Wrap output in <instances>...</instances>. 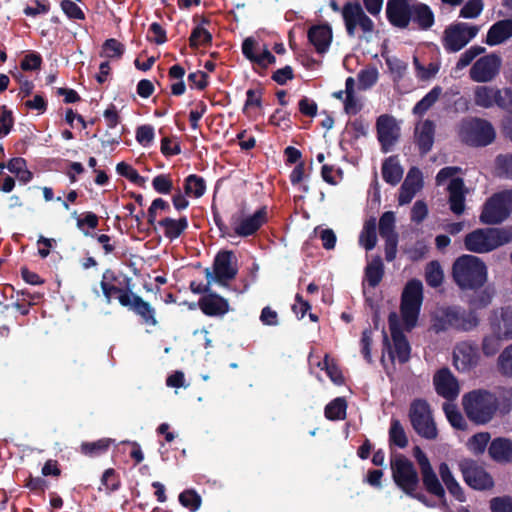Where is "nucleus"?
I'll return each instance as SVG.
<instances>
[{
	"mask_svg": "<svg viewBox=\"0 0 512 512\" xmlns=\"http://www.w3.org/2000/svg\"><path fill=\"white\" fill-rule=\"evenodd\" d=\"M453 278L461 289H477L487 280V267L480 258L463 255L453 264Z\"/></svg>",
	"mask_w": 512,
	"mask_h": 512,
	"instance_id": "obj_2",
	"label": "nucleus"
},
{
	"mask_svg": "<svg viewBox=\"0 0 512 512\" xmlns=\"http://www.w3.org/2000/svg\"><path fill=\"white\" fill-rule=\"evenodd\" d=\"M384 275V265L380 257L372 259L365 268V281L371 287H376Z\"/></svg>",
	"mask_w": 512,
	"mask_h": 512,
	"instance_id": "obj_36",
	"label": "nucleus"
},
{
	"mask_svg": "<svg viewBox=\"0 0 512 512\" xmlns=\"http://www.w3.org/2000/svg\"><path fill=\"white\" fill-rule=\"evenodd\" d=\"M389 440L392 444L399 448H405L408 444V439L403 426L397 419H392L389 429Z\"/></svg>",
	"mask_w": 512,
	"mask_h": 512,
	"instance_id": "obj_44",
	"label": "nucleus"
},
{
	"mask_svg": "<svg viewBox=\"0 0 512 512\" xmlns=\"http://www.w3.org/2000/svg\"><path fill=\"white\" fill-rule=\"evenodd\" d=\"M322 369H325L327 375L337 385H341L344 381L343 376L339 368L333 363L328 355L325 356L322 363L319 364Z\"/></svg>",
	"mask_w": 512,
	"mask_h": 512,
	"instance_id": "obj_55",
	"label": "nucleus"
},
{
	"mask_svg": "<svg viewBox=\"0 0 512 512\" xmlns=\"http://www.w3.org/2000/svg\"><path fill=\"white\" fill-rule=\"evenodd\" d=\"M413 64L416 77L420 81H428L434 78L439 71V65L437 63L431 62L428 66H424L416 56L413 57Z\"/></svg>",
	"mask_w": 512,
	"mask_h": 512,
	"instance_id": "obj_45",
	"label": "nucleus"
},
{
	"mask_svg": "<svg viewBox=\"0 0 512 512\" xmlns=\"http://www.w3.org/2000/svg\"><path fill=\"white\" fill-rule=\"evenodd\" d=\"M237 272L238 268L233 252L221 251L215 257L213 271L207 268L205 270V277L208 284L217 282L225 286L227 281L235 278Z\"/></svg>",
	"mask_w": 512,
	"mask_h": 512,
	"instance_id": "obj_11",
	"label": "nucleus"
},
{
	"mask_svg": "<svg viewBox=\"0 0 512 512\" xmlns=\"http://www.w3.org/2000/svg\"><path fill=\"white\" fill-rule=\"evenodd\" d=\"M486 49L480 45H474L465 50L460 56L454 67L455 72L462 71L464 68L473 63V61L481 54L485 53Z\"/></svg>",
	"mask_w": 512,
	"mask_h": 512,
	"instance_id": "obj_39",
	"label": "nucleus"
},
{
	"mask_svg": "<svg viewBox=\"0 0 512 512\" xmlns=\"http://www.w3.org/2000/svg\"><path fill=\"white\" fill-rule=\"evenodd\" d=\"M423 300V285L420 280H410L402 293L401 314L408 331L415 327Z\"/></svg>",
	"mask_w": 512,
	"mask_h": 512,
	"instance_id": "obj_5",
	"label": "nucleus"
},
{
	"mask_svg": "<svg viewBox=\"0 0 512 512\" xmlns=\"http://www.w3.org/2000/svg\"><path fill=\"white\" fill-rule=\"evenodd\" d=\"M503 90L493 86H476L474 89V103L482 108H491L494 105L498 107L504 105L501 98Z\"/></svg>",
	"mask_w": 512,
	"mask_h": 512,
	"instance_id": "obj_26",
	"label": "nucleus"
},
{
	"mask_svg": "<svg viewBox=\"0 0 512 512\" xmlns=\"http://www.w3.org/2000/svg\"><path fill=\"white\" fill-rule=\"evenodd\" d=\"M489 454L498 462L512 461V441L504 438L493 440L489 447Z\"/></svg>",
	"mask_w": 512,
	"mask_h": 512,
	"instance_id": "obj_31",
	"label": "nucleus"
},
{
	"mask_svg": "<svg viewBox=\"0 0 512 512\" xmlns=\"http://www.w3.org/2000/svg\"><path fill=\"white\" fill-rule=\"evenodd\" d=\"M436 392L447 400L458 397L460 388L457 379L448 368H442L436 372L433 378Z\"/></svg>",
	"mask_w": 512,
	"mask_h": 512,
	"instance_id": "obj_19",
	"label": "nucleus"
},
{
	"mask_svg": "<svg viewBox=\"0 0 512 512\" xmlns=\"http://www.w3.org/2000/svg\"><path fill=\"white\" fill-rule=\"evenodd\" d=\"M445 415L449 423L456 429L464 430L466 428V421L462 414L458 411L457 407L451 403H445L443 405Z\"/></svg>",
	"mask_w": 512,
	"mask_h": 512,
	"instance_id": "obj_47",
	"label": "nucleus"
},
{
	"mask_svg": "<svg viewBox=\"0 0 512 512\" xmlns=\"http://www.w3.org/2000/svg\"><path fill=\"white\" fill-rule=\"evenodd\" d=\"M61 9L70 19L82 20L85 17L80 7L71 0H63Z\"/></svg>",
	"mask_w": 512,
	"mask_h": 512,
	"instance_id": "obj_61",
	"label": "nucleus"
},
{
	"mask_svg": "<svg viewBox=\"0 0 512 512\" xmlns=\"http://www.w3.org/2000/svg\"><path fill=\"white\" fill-rule=\"evenodd\" d=\"M100 285L107 304L112 302V298L114 296H117L118 301L120 302L123 295H130L131 293L130 291L124 290L115 285L108 284L104 280L101 281Z\"/></svg>",
	"mask_w": 512,
	"mask_h": 512,
	"instance_id": "obj_58",
	"label": "nucleus"
},
{
	"mask_svg": "<svg viewBox=\"0 0 512 512\" xmlns=\"http://www.w3.org/2000/svg\"><path fill=\"white\" fill-rule=\"evenodd\" d=\"M498 367L505 376H512V344L507 346L498 357Z\"/></svg>",
	"mask_w": 512,
	"mask_h": 512,
	"instance_id": "obj_56",
	"label": "nucleus"
},
{
	"mask_svg": "<svg viewBox=\"0 0 512 512\" xmlns=\"http://www.w3.org/2000/svg\"><path fill=\"white\" fill-rule=\"evenodd\" d=\"M431 329L435 333L456 330L469 332L478 327L480 320L474 310H465L460 306H441L432 314Z\"/></svg>",
	"mask_w": 512,
	"mask_h": 512,
	"instance_id": "obj_1",
	"label": "nucleus"
},
{
	"mask_svg": "<svg viewBox=\"0 0 512 512\" xmlns=\"http://www.w3.org/2000/svg\"><path fill=\"white\" fill-rule=\"evenodd\" d=\"M512 38V19H503L495 22L488 30L485 43L497 46Z\"/></svg>",
	"mask_w": 512,
	"mask_h": 512,
	"instance_id": "obj_27",
	"label": "nucleus"
},
{
	"mask_svg": "<svg viewBox=\"0 0 512 512\" xmlns=\"http://www.w3.org/2000/svg\"><path fill=\"white\" fill-rule=\"evenodd\" d=\"M124 52V46L116 39H108L102 46L101 56L109 59L120 58Z\"/></svg>",
	"mask_w": 512,
	"mask_h": 512,
	"instance_id": "obj_51",
	"label": "nucleus"
},
{
	"mask_svg": "<svg viewBox=\"0 0 512 512\" xmlns=\"http://www.w3.org/2000/svg\"><path fill=\"white\" fill-rule=\"evenodd\" d=\"M113 442L112 439L110 438H104V439H100L96 442H91V443H83L81 445V452L85 455H88V456H98L102 453H104L108 447L110 446V444Z\"/></svg>",
	"mask_w": 512,
	"mask_h": 512,
	"instance_id": "obj_48",
	"label": "nucleus"
},
{
	"mask_svg": "<svg viewBox=\"0 0 512 512\" xmlns=\"http://www.w3.org/2000/svg\"><path fill=\"white\" fill-rule=\"evenodd\" d=\"M512 212V189L494 194L490 197L480 215L485 224H499L506 220Z\"/></svg>",
	"mask_w": 512,
	"mask_h": 512,
	"instance_id": "obj_9",
	"label": "nucleus"
},
{
	"mask_svg": "<svg viewBox=\"0 0 512 512\" xmlns=\"http://www.w3.org/2000/svg\"><path fill=\"white\" fill-rule=\"evenodd\" d=\"M377 138L384 152L392 150L400 137V127L393 116L383 114L376 122Z\"/></svg>",
	"mask_w": 512,
	"mask_h": 512,
	"instance_id": "obj_16",
	"label": "nucleus"
},
{
	"mask_svg": "<svg viewBox=\"0 0 512 512\" xmlns=\"http://www.w3.org/2000/svg\"><path fill=\"white\" fill-rule=\"evenodd\" d=\"M489 440H490L489 433H486V432L477 433L469 440V448L474 453H482V452H484Z\"/></svg>",
	"mask_w": 512,
	"mask_h": 512,
	"instance_id": "obj_60",
	"label": "nucleus"
},
{
	"mask_svg": "<svg viewBox=\"0 0 512 512\" xmlns=\"http://www.w3.org/2000/svg\"><path fill=\"white\" fill-rule=\"evenodd\" d=\"M158 225L163 228L165 237L172 241L178 238L184 232V230L187 229L188 221L186 217H182L177 220L166 217L159 221Z\"/></svg>",
	"mask_w": 512,
	"mask_h": 512,
	"instance_id": "obj_32",
	"label": "nucleus"
},
{
	"mask_svg": "<svg viewBox=\"0 0 512 512\" xmlns=\"http://www.w3.org/2000/svg\"><path fill=\"white\" fill-rule=\"evenodd\" d=\"M461 471L465 482L474 489L485 490L493 486L492 477L474 462L462 463Z\"/></svg>",
	"mask_w": 512,
	"mask_h": 512,
	"instance_id": "obj_18",
	"label": "nucleus"
},
{
	"mask_svg": "<svg viewBox=\"0 0 512 512\" xmlns=\"http://www.w3.org/2000/svg\"><path fill=\"white\" fill-rule=\"evenodd\" d=\"M422 186L423 180L421 171L416 167L411 168L401 185L398 198L399 204L406 205L410 203Z\"/></svg>",
	"mask_w": 512,
	"mask_h": 512,
	"instance_id": "obj_24",
	"label": "nucleus"
},
{
	"mask_svg": "<svg viewBox=\"0 0 512 512\" xmlns=\"http://www.w3.org/2000/svg\"><path fill=\"white\" fill-rule=\"evenodd\" d=\"M179 502L184 507L194 512L200 507L201 498L196 492L192 490H186L179 495Z\"/></svg>",
	"mask_w": 512,
	"mask_h": 512,
	"instance_id": "obj_57",
	"label": "nucleus"
},
{
	"mask_svg": "<svg viewBox=\"0 0 512 512\" xmlns=\"http://www.w3.org/2000/svg\"><path fill=\"white\" fill-rule=\"evenodd\" d=\"M412 5L408 0H388L386 12L389 21L395 26L407 27L411 20Z\"/></svg>",
	"mask_w": 512,
	"mask_h": 512,
	"instance_id": "obj_21",
	"label": "nucleus"
},
{
	"mask_svg": "<svg viewBox=\"0 0 512 512\" xmlns=\"http://www.w3.org/2000/svg\"><path fill=\"white\" fill-rule=\"evenodd\" d=\"M435 125L430 120L420 122L415 127V138L421 153L429 152L434 143Z\"/></svg>",
	"mask_w": 512,
	"mask_h": 512,
	"instance_id": "obj_30",
	"label": "nucleus"
},
{
	"mask_svg": "<svg viewBox=\"0 0 512 512\" xmlns=\"http://www.w3.org/2000/svg\"><path fill=\"white\" fill-rule=\"evenodd\" d=\"M482 10V0H468V2L461 8L459 16L465 19H474L481 14Z\"/></svg>",
	"mask_w": 512,
	"mask_h": 512,
	"instance_id": "obj_54",
	"label": "nucleus"
},
{
	"mask_svg": "<svg viewBox=\"0 0 512 512\" xmlns=\"http://www.w3.org/2000/svg\"><path fill=\"white\" fill-rule=\"evenodd\" d=\"M14 125L12 112L6 106H0V135L6 136Z\"/></svg>",
	"mask_w": 512,
	"mask_h": 512,
	"instance_id": "obj_59",
	"label": "nucleus"
},
{
	"mask_svg": "<svg viewBox=\"0 0 512 512\" xmlns=\"http://www.w3.org/2000/svg\"><path fill=\"white\" fill-rule=\"evenodd\" d=\"M409 416L414 430L421 437L429 440L437 437V428L425 401L415 400L411 404Z\"/></svg>",
	"mask_w": 512,
	"mask_h": 512,
	"instance_id": "obj_12",
	"label": "nucleus"
},
{
	"mask_svg": "<svg viewBox=\"0 0 512 512\" xmlns=\"http://www.w3.org/2000/svg\"><path fill=\"white\" fill-rule=\"evenodd\" d=\"M512 241V231L506 228L476 229L466 235L465 248L474 253H487Z\"/></svg>",
	"mask_w": 512,
	"mask_h": 512,
	"instance_id": "obj_4",
	"label": "nucleus"
},
{
	"mask_svg": "<svg viewBox=\"0 0 512 512\" xmlns=\"http://www.w3.org/2000/svg\"><path fill=\"white\" fill-rule=\"evenodd\" d=\"M459 136L472 146H486L495 138L493 126L480 118L464 119L459 125Z\"/></svg>",
	"mask_w": 512,
	"mask_h": 512,
	"instance_id": "obj_7",
	"label": "nucleus"
},
{
	"mask_svg": "<svg viewBox=\"0 0 512 512\" xmlns=\"http://www.w3.org/2000/svg\"><path fill=\"white\" fill-rule=\"evenodd\" d=\"M490 330L504 339L512 340V307L495 310L489 319Z\"/></svg>",
	"mask_w": 512,
	"mask_h": 512,
	"instance_id": "obj_22",
	"label": "nucleus"
},
{
	"mask_svg": "<svg viewBox=\"0 0 512 512\" xmlns=\"http://www.w3.org/2000/svg\"><path fill=\"white\" fill-rule=\"evenodd\" d=\"M382 176L383 179L391 185H396L400 182L403 176V168L397 157L391 156L384 161L382 165Z\"/></svg>",
	"mask_w": 512,
	"mask_h": 512,
	"instance_id": "obj_34",
	"label": "nucleus"
},
{
	"mask_svg": "<svg viewBox=\"0 0 512 512\" xmlns=\"http://www.w3.org/2000/svg\"><path fill=\"white\" fill-rule=\"evenodd\" d=\"M120 304L139 315L145 323L156 325L157 321L155 319L154 308L140 296L133 292H131L130 295H123L120 299Z\"/></svg>",
	"mask_w": 512,
	"mask_h": 512,
	"instance_id": "obj_20",
	"label": "nucleus"
},
{
	"mask_svg": "<svg viewBox=\"0 0 512 512\" xmlns=\"http://www.w3.org/2000/svg\"><path fill=\"white\" fill-rule=\"evenodd\" d=\"M442 89L438 86L432 88L413 108L416 115H423L439 99Z\"/></svg>",
	"mask_w": 512,
	"mask_h": 512,
	"instance_id": "obj_41",
	"label": "nucleus"
},
{
	"mask_svg": "<svg viewBox=\"0 0 512 512\" xmlns=\"http://www.w3.org/2000/svg\"><path fill=\"white\" fill-rule=\"evenodd\" d=\"M260 50L261 46L252 37H248L243 41L242 52L250 61L255 62V58Z\"/></svg>",
	"mask_w": 512,
	"mask_h": 512,
	"instance_id": "obj_63",
	"label": "nucleus"
},
{
	"mask_svg": "<svg viewBox=\"0 0 512 512\" xmlns=\"http://www.w3.org/2000/svg\"><path fill=\"white\" fill-rule=\"evenodd\" d=\"M349 36L355 35V29L359 26L363 32L370 33L373 31V21L364 13L362 7L357 3H347L342 11Z\"/></svg>",
	"mask_w": 512,
	"mask_h": 512,
	"instance_id": "obj_15",
	"label": "nucleus"
},
{
	"mask_svg": "<svg viewBox=\"0 0 512 512\" xmlns=\"http://www.w3.org/2000/svg\"><path fill=\"white\" fill-rule=\"evenodd\" d=\"M212 40V35L210 32H208L203 26H196L192 34L190 36V46L191 47H198L200 45H205L210 43Z\"/></svg>",
	"mask_w": 512,
	"mask_h": 512,
	"instance_id": "obj_53",
	"label": "nucleus"
},
{
	"mask_svg": "<svg viewBox=\"0 0 512 512\" xmlns=\"http://www.w3.org/2000/svg\"><path fill=\"white\" fill-rule=\"evenodd\" d=\"M480 360L476 343L462 341L455 345L453 350V364L459 372H469L475 368Z\"/></svg>",
	"mask_w": 512,
	"mask_h": 512,
	"instance_id": "obj_14",
	"label": "nucleus"
},
{
	"mask_svg": "<svg viewBox=\"0 0 512 512\" xmlns=\"http://www.w3.org/2000/svg\"><path fill=\"white\" fill-rule=\"evenodd\" d=\"M359 243L367 251L372 250L376 246L377 234H376L375 218H371L365 222L363 229L359 236Z\"/></svg>",
	"mask_w": 512,
	"mask_h": 512,
	"instance_id": "obj_38",
	"label": "nucleus"
},
{
	"mask_svg": "<svg viewBox=\"0 0 512 512\" xmlns=\"http://www.w3.org/2000/svg\"><path fill=\"white\" fill-rule=\"evenodd\" d=\"M267 220L265 207L257 210L253 215L234 222L233 229L238 236L247 237L254 234Z\"/></svg>",
	"mask_w": 512,
	"mask_h": 512,
	"instance_id": "obj_23",
	"label": "nucleus"
},
{
	"mask_svg": "<svg viewBox=\"0 0 512 512\" xmlns=\"http://www.w3.org/2000/svg\"><path fill=\"white\" fill-rule=\"evenodd\" d=\"M378 70L375 67H369L359 72L358 81L360 88L366 90L371 88L378 80Z\"/></svg>",
	"mask_w": 512,
	"mask_h": 512,
	"instance_id": "obj_52",
	"label": "nucleus"
},
{
	"mask_svg": "<svg viewBox=\"0 0 512 512\" xmlns=\"http://www.w3.org/2000/svg\"><path fill=\"white\" fill-rule=\"evenodd\" d=\"M501 65L502 59L496 53L484 55L472 64L469 76L472 81L477 83L491 82L498 76Z\"/></svg>",
	"mask_w": 512,
	"mask_h": 512,
	"instance_id": "obj_13",
	"label": "nucleus"
},
{
	"mask_svg": "<svg viewBox=\"0 0 512 512\" xmlns=\"http://www.w3.org/2000/svg\"><path fill=\"white\" fill-rule=\"evenodd\" d=\"M439 474L449 493L458 501H465L464 492L446 463L440 464Z\"/></svg>",
	"mask_w": 512,
	"mask_h": 512,
	"instance_id": "obj_33",
	"label": "nucleus"
},
{
	"mask_svg": "<svg viewBox=\"0 0 512 512\" xmlns=\"http://www.w3.org/2000/svg\"><path fill=\"white\" fill-rule=\"evenodd\" d=\"M444 278L443 270L437 261H431L425 269V279L429 286L438 287L442 284Z\"/></svg>",
	"mask_w": 512,
	"mask_h": 512,
	"instance_id": "obj_46",
	"label": "nucleus"
},
{
	"mask_svg": "<svg viewBox=\"0 0 512 512\" xmlns=\"http://www.w3.org/2000/svg\"><path fill=\"white\" fill-rule=\"evenodd\" d=\"M308 39L320 54L325 53L332 41V31L327 25H316L309 29Z\"/></svg>",
	"mask_w": 512,
	"mask_h": 512,
	"instance_id": "obj_29",
	"label": "nucleus"
},
{
	"mask_svg": "<svg viewBox=\"0 0 512 512\" xmlns=\"http://www.w3.org/2000/svg\"><path fill=\"white\" fill-rule=\"evenodd\" d=\"M499 173L506 178H512V154L499 155L496 158Z\"/></svg>",
	"mask_w": 512,
	"mask_h": 512,
	"instance_id": "obj_62",
	"label": "nucleus"
},
{
	"mask_svg": "<svg viewBox=\"0 0 512 512\" xmlns=\"http://www.w3.org/2000/svg\"><path fill=\"white\" fill-rule=\"evenodd\" d=\"M492 512H512V498L508 496L496 497L490 501Z\"/></svg>",
	"mask_w": 512,
	"mask_h": 512,
	"instance_id": "obj_64",
	"label": "nucleus"
},
{
	"mask_svg": "<svg viewBox=\"0 0 512 512\" xmlns=\"http://www.w3.org/2000/svg\"><path fill=\"white\" fill-rule=\"evenodd\" d=\"M184 190L186 195L199 198L205 193V181L202 177H199L197 175H189L185 179Z\"/></svg>",
	"mask_w": 512,
	"mask_h": 512,
	"instance_id": "obj_43",
	"label": "nucleus"
},
{
	"mask_svg": "<svg viewBox=\"0 0 512 512\" xmlns=\"http://www.w3.org/2000/svg\"><path fill=\"white\" fill-rule=\"evenodd\" d=\"M346 413V402L343 398H336L325 408V416L330 420L344 418Z\"/></svg>",
	"mask_w": 512,
	"mask_h": 512,
	"instance_id": "obj_49",
	"label": "nucleus"
},
{
	"mask_svg": "<svg viewBox=\"0 0 512 512\" xmlns=\"http://www.w3.org/2000/svg\"><path fill=\"white\" fill-rule=\"evenodd\" d=\"M447 190L450 210L456 215L463 214L465 211V199L468 193L463 179H452L447 186Z\"/></svg>",
	"mask_w": 512,
	"mask_h": 512,
	"instance_id": "obj_25",
	"label": "nucleus"
},
{
	"mask_svg": "<svg viewBox=\"0 0 512 512\" xmlns=\"http://www.w3.org/2000/svg\"><path fill=\"white\" fill-rule=\"evenodd\" d=\"M413 455L419 465L423 484L427 491L438 497L444 496V489L439 482L438 477L435 474L426 454L418 446H416L413 450Z\"/></svg>",
	"mask_w": 512,
	"mask_h": 512,
	"instance_id": "obj_17",
	"label": "nucleus"
},
{
	"mask_svg": "<svg viewBox=\"0 0 512 512\" xmlns=\"http://www.w3.org/2000/svg\"><path fill=\"white\" fill-rule=\"evenodd\" d=\"M389 329L393 341V347L390 345L388 336L385 331H383V345L384 348L388 352L389 358L394 361L395 358L398 359L399 362L405 363L410 358L411 348L409 342L404 336L401 327H400V318L396 312H392L389 314L388 318Z\"/></svg>",
	"mask_w": 512,
	"mask_h": 512,
	"instance_id": "obj_8",
	"label": "nucleus"
},
{
	"mask_svg": "<svg viewBox=\"0 0 512 512\" xmlns=\"http://www.w3.org/2000/svg\"><path fill=\"white\" fill-rule=\"evenodd\" d=\"M411 20L418 23L421 28L428 29L434 23V15L428 5L416 3L412 5Z\"/></svg>",
	"mask_w": 512,
	"mask_h": 512,
	"instance_id": "obj_35",
	"label": "nucleus"
},
{
	"mask_svg": "<svg viewBox=\"0 0 512 512\" xmlns=\"http://www.w3.org/2000/svg\"><path fill=\"white\" fill-rule=\"evenodd\" d=\"M503 341L507 340L491 331L490 334L483 337L481 345L483 354L488 357L494 356L500 350Z\"/></svg>",
	"mask_w": 512,
	"mask_h": 512,
	"instance_id": "obj_42",
	"label": "nucleus"
},
{
	"mask_svg": "<svg viewBox=\"0 0 512 512\" xmlns=\"http://www.w3.org/2000/svg\"><path fill=\"white\" fill-rule=\"evenodd\" d=\"M385 62L391 73L394 84L399 86L407 74L408 64L396 56L386 57Z\"/></svg>",
	"mask_w": 512,
	"mask_h": 512,
	"instance_id": "obj_37",
	"label": "nucleus"
},
{
	"mask_svg": "<svg viewBox=\"0 0 512 512\" xmlns=\"http://www.w3.org/2000/svg\"><path fill=\"white\" fill-rule=\"evenodd\" d=\"M462 403L467 417L480 425L488 423L498 407L495 395L486 390H474L465 394Z\"/></svg>",
	"mask_w": 512,
	"mask_h": 512,
	"instance_id": "obj_3",
	"label": "nucleus"
},
{
	"mask_svg": "<svg viewBox=\"0 0 512 512\" xmlns=\"http://www.w3.org/2000/svg\"><path fill=\"white\" fill-rule=\"evenodd\" d=\"M199 306L203 313L209 316H222L229 311L228 301L216 293L202 297Z\"/></svg>",
	"mask_w": 512,
	"mask_h": 512,
	"instance_id": "obj_28",
	"label": "nucleus"
},
{
	"mask_svg": "<svg viewBox=\"0 0 512 512\" xmlns=\"http://www.w3.org/2000/svg\"><path fill=\"white\" fill-rule=\"evenodd\" d=\"M479 26L458 22L448 26L443 34V46L446 51L455 53L464 48L479 33Z\"/></svg>",
	"mask_w": 512,
	"mask_h": 512,
	"instance_id": "obj_10",
	"label": "nucleus"
},
{
	"mask_svg": "<svg viewBox=\"0 0 512 512\" xmlns=\"http://www.w3.org/2000/svg\"><path fill=\"white\" fill-rule=\"evenodd\" d=\"M395 214L392 211L385 212L379 220V233L383 239L398 237L395 232Z\"/></svg>",
	"mask_w": 512,
	"mask_h": 512,
	"instance_id": "obj_40",
	"label": "nucleus"
},
{
	"mask_svg": "<svg viewBox=\"0 0 512 512\" xmlns=\"http://www.w3.org/2000/svg\"><path fill=\"white\" fill-rule=\"evenodd\" d=\"M117 172L121 175L129 179L131 182L138 186H144L146 179L139 175V173L129 164L125 162H120L116 166Z\"/></svg>",
	"mask_w": 512,
	"mask_h": 512,
	"instance_id": "obj_50",
	"label": "nucleus"
},
{
	"mask_svg": "<svg viewBox=\"0 0 512 512\" xmlns=\"http://www.w3.org/2000/svg\"><path fill=\"white\" fill-rule=\"evenodd\" d=\"M395 484L407 495L416 497L419 476L413 463L405 456L395 455L390 462Z\"/></svg>",
	"mask_w": 512,
	"mask_h": 512,
	"instance_id": "obj_6",
	"label": "nucleus"
}]
</instances>
